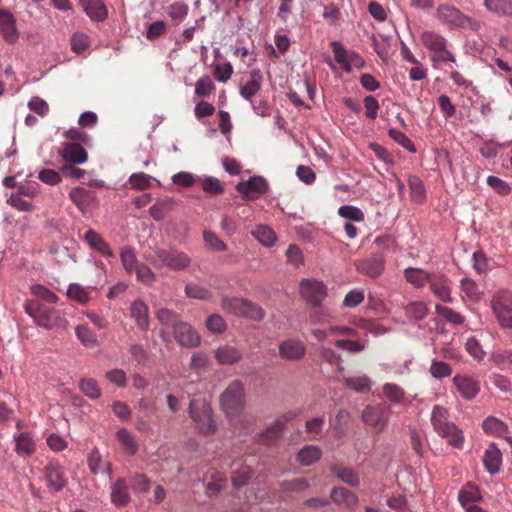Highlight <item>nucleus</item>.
<instances>
[{
	"instance_id": "nucleus-43",
	"label": "nucleus",
	"mask_w": 512,
	"mask_h": 512,
	"mask_svg": "<svg viewBox=\"0 0 512 512\" xmlns=\"http://www.w3.org/2000/svg\"><path fill=\"white\" fill-rule=\"evenodd\" d=\"M321 457V450L314 445L304 446L297 454V460L304 466L316 463Z\"/></svg>"
},
{
	"instance_id": "nucleus-30",
	"label": "nucleus",
	"mask_w": 512,
	"mask_h": 512,
	"mask_svg": "<svg viewBox=\"0 0 512 512\" xmlns=\"http://www.w3.org/2000/svg\"><path fill=\"white\" fill-rule=\"evenodd\" d=\"M15 441V452L19 456H30L34 453L36 444L30 432H21L13 436Z\"/></svg>"
},
{
	"instance_id": "nucleus-36",
	"label": "nucleus",
	"mask_w": 512,
	"mask_h": 512,
	"mask_svg": "<svg viewBox=\"0 0 512 512\" xmlns=\"http://www.w3.org/2000/svg\"><path fill=\"white\" fill-rule=\"evenodd\" d=\"M404 312L409 320L422 321L427 317L429 307L424 301H411L404 306Z\"/></svg>"
},
{
	"instance_id": "nucleus-23",
	"label": "nucleus",
	"mask_w": 512,
	"mask_h": 512,
	"mask_svg": "<svg viewBox=\"0 0 512 512\" xmlns=\"http://www.w3.org/2000/svg\"><path fill=\"white\" fill-rule=\"evenodd\" d=\"M296 413L289 411L282 414L277 418L271 426H269L263 433L264 440L268 443L274 442L278 439L285 427V425L296 417Z\"/></svg>"
},
{
	"instance_id": "nucleus-22",
	"label": "nucleus",
	"mask_w": 512,
	"mask_h": 512,
	"mask_svg": "<svg viewBox=\"0 0 512 512\" xmlns=\"http://www.w3.org/2000/svg\"><path fill=\"white\" fill-rule=\"evenodd\" d=\"M263 75L260 69H253L250 72V78L247 83L240 87L239 93L241 97L252 103V97L256 95L262 86Z\"/></svg>"
},
{
	"instance_id": "nucleus-40",
	"label": "nucleus",
	"mask_w": 512,
	"mask_h": 512,
	"mask_svg": "<svg viewBox=\"0 0 512 512\" xmlns=\"http://www.w3.org/2000/svg\"><path fill=\"white\" fill-rule=\"evenodd\" d=\"M483 5L494 14L512 17V0H484Z\"/></svg>"
},
{
	"instance_id": "nucleus-26",
	"label": "nucleus",
	"mask_w": 512,
	"mask_h": 512,
	"mask_svg": "<svg viewBox=\"0 0 512 512\" xmlns=\"http://www.w3.org/2000/svg\"><path fill=\"white\" fill-rule=\"evenodd\" d=\"M331 499L337 505H342L347 509H354L359 502V499L355 493L343 488L335 487L331 491Z\"/></svg>"
},
{
	"instance_id": "nucleus-25",
	"label": "nucleus",
	"mask_w": 512,
	"mask_h": 512,
	"mask_svg": "<svg viewBox=\"0 0 512 512\" xmlns=\"http://www.w3.org/2000/svg\"><path fill=\"white\" fill-rule=\"evenodd\" d=\"M95 290L96 287L94 286H82L79 283H70L67 288V296L69 299L81 305H85L93 298Z\"/></svg>"
},
{
	"instance_id": "nucleus-24",
	"label": "nucleus",
	"mask_w": 512,
	"mask_h": 512,
	"mask_svg": "<svg viewBox=\"0 0 512 512\" xmlns=\"http://www.w3.org/2000/svg\"><path fill=\"white\" fill-rule=\"evenodd\" d=\"M86 15L96 22L104 21L108 16V10L102 0H79Z\"/></svg>"
},
{
	"instance_id": "nucleus-37",
	"label": "nucleus",
	"mask_w": 512,
	"mask_h": 512,
	"mask_svg": "<svg viewBox=\"0 0 512 512\" xmlns=\"http://www.w3.org/2000/svg\"><path fill=\"white\" fill-rule=\"evenodd\" d=\"M482 428L485 432L504 438L508 436L510 432L508 425L494 416H488L484 419Z\"/></svg>"
},
{
	"instance_id": "nucleus-53",
	"label": "nucleus",
	"mask_w": 512,
	"mask_h": 512,
	"mask_svg": "<svg viewBox=\"0 0 512 512\" xmlns=\"http://www.w3.org/2000/svg\"><path fill=\"white\" fill-rule=\"evenodd\" d=\"M338 215L344 219L354 222H362L365 219L363 211L353 205H342L338 209Z\"/></svg>"
},
{
	"instance_id": "nucleus-56",
	"label": "nucleus",
	"mask_w": 512,
	"mask_h": 512,
	"mask_svg": "<svg viewBox=\"0 0 512 512\" xmlns=\"http://www.w3.org/2000/svg\"><path fill=\"white\" fill-rule=\"evenodd\" d=\"M388 135L390 136L391 139H393L403 148L407 149L410 153H416L415 145L402 131L397 130L395 128H391L388 131Z\"/></svg>"
},
{
	"instance_id": "nucleus-12",
	"label": "nucleus",
	"mask_w": 512,
	"mask_h": 512,
	"mask_svg": "<svg viewBox=\"0 0 512 512\" xmlns=\"http://www.w3.org/2000/svg\"><path fill=\"white\" fill-rule=\"evenodd\" d=\"M452 382L459 395L467 401L473 400L480 392V381L474 375L457 374Z\"/></svg>"
},
{
	"instance_id": "nucleus-21",
	"label": "nucleus",
	"mask_w": 512,
	"mask_h": 512,
	"mask_svg": "<svg viewBox=\"0 0 512 512\" xmlns=\"http://www.w3.org/2000/svg\"><path fill=\"white\" fill-rule=\"evenodd\" d=\"M483 465L486 471L495 475L500 471L502 464V453L495 443H490L483 455Z\"/></svg>"
},
{
	"instance_id": "nucleus-33",
	"label": "nucleus",
	"mask_w": 512,
	"mask_h": 512,
	"mask_svg": "<svg viewBox=\"0 0 512 512\" xmlns=\"http://www.w3.org/2000/svg\"><path fill=\"white\" fill-rule=\"evenodd\" d=\"M88 465L93 474H106L109 478L112 477L111 464L102 458L97 448L91 451Z\"/></svg>"
},
{
	"instance_id": "nucleus-45",
	"label": "nucleus",
	"mask_w": 512,
	"mask_h": 512,
	"mask_svg": "<svg viewBox=\"0 0 512 512\" xmlns=\"http://www.w3.org/2000/svg\"><path fill=\"white\" fill-rule=\"evenodd\" d=\"M481 499L480 490L474 485H467L458 493V500L462 507L479 502Z\"/></svg>"
},
{
	"instance_id": "nucleus-57",
	"label": "nucleus",
	"mask_w": 512,
	"mask_h": 512,
	"mask_svg": "<svg viewBox=\"0 0 512 512\" xmlns=\"http://www.w3.org/2000/svg\"><path fill=\"white\" fill-rule=\"evenodd\" d=\"M280 487L284 492H302L310 487L306 478H296L280 483Z\"/></svg>"
},
{
	"instance_id": "nucleus-4",
	"label": "nucleus",
	"mask_w": 512,
	"mask_h": 512,
	"mask_svg": "<svg viewBox=\"0 0 512 512\" xmlns=\"http://www.w3.org/2000/svg\"><path fill=\"white\" fill-rule=\"evenodd\" d=\"M490 307L501 328L512 329V292L501 290L495 293Z\"/></svg>"
},
{
	"instance_id": "nucleus-11",
	"label": "nucleus",
	"mask_w": 512,
	"mask_h": 512,
	"mask_svg": "<svg viewBox=\"0 0 512 512\" xmlns=\"http://www.w3.org/2000/svg\"><path fill=\"white\" fill-rule=\"evenodd\" d=\"M269 184L261 176H252L236 185V190L247 200H256L267 192Z\"/></svg>"
},
{
	"instance_id": "nucleus-50",
	"label": "nucleus",
	"mask_w": 512,
	"mask_h": 512,
	"mask_svg": "<svg viewBox=\"0 0 512 512\" xmlns=\"http://www.w3.org/2000/svg\"><path fill=\"white\" fill-rule=\"evenodd\" d=\"M120 259L123 265V268L126 272L131 273L134 271L139 265L137 262V257L134 249L131 247H123L120 250Z\"/></svg>"
},
{
	"instance_id": "nucleus-48",
	"label": "nucleus",
	"mask_w": 512,
	"mask_h": 512,
	"mask_svg": "<svg viewBox=\"0 0 512 512\" xmlns=\"http://www.w3.org/2000/svg\"><path fill=\"white\" fill-rule=\"evenodd\" d=\"M429 373L433 378L442 380L451 376L452 367L445 361L433 359L431 361Z\"/></svg>"
},
{
	"instance_id": "nucleus-28",
	"label": "nucleus",
	"mask_w": 512,
	"mask_h": 512,
	"mask_svg": "<svg viewBox=\"0 0 512 512\" xmlns=\"http://www.w3.org/2000/svg\"><path fill=\"white\" fill-rule=\"evenodd\" d=\"M404 278L414 288H423L428 284L432 272L418 267H408L404 270Z\"/></svg>"
},
{
	"instance_id": "nucleus-18",
	"label": "nucleus",
	"mask_w": 512,
	"mask_h": 512,
	"mask_svg": "<svg viewBox=\"0 0 512 512\" xmlns=\"http://www.w3.org/2000/svg\"><path fill=\"white\" fill-rule=\"evenodd\" d=\"M173 335L179 345L183 347H197L200 344V337L192 326L182 321L173 330Z\"/></svg>"
},
{
	"instance_id": "nucleus-34",
	"label": "nucleus",
	"mask_w": 512,
	"mask_h": 512,
	"mask_svg": "<svg viewBox=\"0 0 512 512\" xmlns=\"http://www.w3.org/2000/svg\"><path fill=\"white\" fill-rule=\"evenodd\" d=\"M242 353L236 347L225 345L215 351V359L221 365H233L240 361Z\"/></svg>"
},
{
	"instance_id": "nucleus-61",
	"label": "nucleus",
	"mask_w": 512,
	"mask_h": 512,
	"mask_svg": "<svg viewBox=\"0 0 512 512\" xmlns=\"http://www.w3.org/2000/svg\"><path fill=\"white\" fill-rule=\"evenodd\" d=\"M30 290L33 295L48 303H56L59 300L58 296L44 285L34 284L31 286Z\"/></svg>"
},
{
	"instance_id": "nucleus-64",
	"label": "nucleus",
	"mask_w": 512,
	"mask_h": 512,
	"mask_svg": "<svg viewBox=\"0 0 512 512\" xmlns=\"http://www.w3.org/2000/svg\"><path fill=\"white\" fill-rule=\"evenodd\" d=\"M215 86L212 79L209 76L201 77L195 84V95L198 97H206L213 90Z\"/></svg>"
},
{
	"instance_id": "nucleus-1",
	"label": "nucleus",
	"mask_w": 512,
	"mask_h": 512,
	"mask_svg": "<svg viewBox=\"0 0 512 512\" xmlns=\"http://www.w3.org/2000/svg\"><path fill=\"white\" fill-rule=\"evenodd\" d=\"M24 310L39 327L49 330L65 327V320L60 316L59 312L48 306L35 301H26Z\"/></svg>"
},
{
	"instance_id": "nucleus-60",
	"label": "nucleus",
	"mask_w": 512,
	"mask_h": 512,
	"mask_svg": "<svg viewBox=\"0 0 512 512\" xmlns=\"http://www.w3.org/2000/svg\"><path fill=\"white\" fill-rule=\"evenodd\" d=\"M460 288L470 300H478L480 298V292L474 280L467 277L462 278L460 280Z\"/></svg>"
},
{
	"instance_id": "nucleus-46",
	"label": "nucleus",
	"mask_w": 512,
	"mask_h": 512,
	"mask_svg": "<svg viewBox=\"0 0 512 512\" xmlns=\"http://www.w3.org/2000/svg\"><path fill=\"white\" fill-rule=\"evenodd\" d=\"M435 312L451 324L462 325L465 322V317L463 315L447 306L436 304Z\"/></svg>"
},
{
	"instance_id": "nucleus-7",
	"label": "nucleus",
	"mask_w": 512,
	"mask_h": 512,
	"mask_svg": "<svg viewBox=\"0 0 512 512\" xmlns=\"http://www.w3.org/2000/svg\"><path fill=\"white\" fill-rule=\"evenodd\" d=\"M390 413V405L378 403L367 405L362 411L361 418L366 425L376 431H382L388 424Z\"/></svg>"
},
{
	"instance_id": "nucleus-15",
	"label": "nucleus",
	"mask_w": 512,
	"mask_h": 512,
	"mask_svg": "<svg viewBox=\"0 0 512 512\" xmlns=\"http://www.w3.org/2000/svg\"><path fill=\"white\" fill-rule=\"evenodd\" d=\"M428 285L433 295L441 301L446 303L453 301L450 287L451 281L445 274L432 272Z\"/></svg>"
},
{
	"instance_id": "nucleus-2",
	"label": "nucleus",
	"mask_w": 512,
	"mask_h": 512,
	"mask_svg": "<svg viewBox=\"0 0 512 512\" xmlns=\"http://www.w3.org/2000/svg\"><path fill=\"white\" fill-rule=\"evenodd\" d=\"M436 18L444 25L452 28H470L477 31L479 22L462 13L456 7L449 4H440L436 9Z\"/></svg>"
},
{
	"instance_id": "nucleus-32",
	"label": "nucleus",
	"mask_w": 512,
	"mask_h": 512,
	"mask_svg": "<svg viewBox=\"0 0 512 512\" xmlns=\"http://www.w3.org/2000/svg\"><path fill=\"white\" fill-rule=\"evenodd\" d=\"M438 435L445 438L447 442L457 449H462L464 444V435L461 429H459L453 422H450L446 426L436 431Z\"/></svg>"
},
{
	"instance_id": "nucleus-20",
	"label": "nucleus",
	"mask_w": 512,
	"mask_h": 512,
	"mask_svg": "<svg viewBox=\"0 0 512 512\" xmlns=\"http://www.w3.org/2000/svg\"><path fill=\"white\" fill-rule=\"evenodd\" d=\"M45 478L48 487L56 492L64 489L66 479L64 477V469L57 462H49L45 468Z\"/></svg>"
},
{
	"instance_id": "nucleus-29",
	"label": "nucleus",
	"mask_w": 512,
	"mask_h": 512,
	"mask_svg": "<svg viewBox=\"0 0 512 512\" xmlns=\"http://www.w3.org/2000/svg\"><path fill=\"white\" fill-rule=\"evenodd\" d=\"M130 315L135 320L136 325L141 330H147L149 327V308L142 300H136L131 304Z\"/></svg>"
},
{
	"instance_id": "nucleus-44",
	"label": "nucleus",
	"mask_w": 512,
	"mask_h": 512,
	"mask_svg": "<svg viewBox=\"0 0 512 512\" xmlns=\"http://www.w3.org/2000/svg\"><path fill=\"white\" fill-rule=\"evenodd\" d=\"M252 235L266 247L273 246L277 240L275 232L266 225L256 226V228L252 231Z\"/></svg>"
},
{
	"instance_id": "nucleus-19",
	"label": "nucleus",
	"mask_w": 512,
	"mask_h": 512,
	"mask_svg": "<svg viewBox=\"0 0 512 512\" xmlns=\"http://www.w3.org/2000/svg\"><path fill=\"white\" fill-rule=\"evenodd\" d=\"M61 158L68 164H84L88 159L87 151L79 143H65L59 152Z\"/></svg>"
},
{
	"instance_id": "nucleus-51",
	"label": "nucleus",
	"mask_w": 512,
	"mask_h": 512,
	"mask_svg": "<svg viewBox=\"0 0 512 512\" xmlns=\"http://www.w3.org/2000/svg\"><path fill=\"white\" fill-rule=\"evenodd\" d=\"M449 413L446 408L441 406H434L431 414V422L435 431H438L442 427L450 423L448 420Z\"/></svg>"
},
{
	"instance_id": "nucleus-58",
	"label": "nucleus",
	"mask_w": 512,
	"mask_h": 512,
	"mask_svg": "<svg viewBox=\"0 0 512 512\" xmlns=\"http://www.w3.org/2000/svg\"><path fill=\"white\" fill-rule=\"evenodd\" d=\"M152 177L143 172L133 173L128 179V183L136 190H145L151 186Z\"/></svg>"
},
{
	"instance_id": "nucleus-47",
	"label": "nucleus",
	"mask_w": 512,
	"mask_h": 512,
	"mask_svg": "<svg viewBox=\"0 0 512 512\" xmlns=\"http://www.w3.org/2000/svg\"><path fill=\"white\" fill-rule=\"evenodd\" d=\"M75 334L81 344L87 348L98 346L96 335L86 325H79L75 328Z\"/></svg>"
},
{
	"instance_id": "nucleus-42",
	"label": "nucleus",
	"mask_w": 512,
	"mask_h": 512,
	"mask_svg": "<svg viewBox=\"0 0 512 512\" xmlns=\"http://www.w3.org/2000/svg\"><path fill=\"white\" fill-rule=\"evenodd\" d=\"M156 318L164 328L172 330L182 322L179 315L168 308H160L157 310Z\"/></svg>"
},
{
	"instance_id": "nucleus-13",
	"label": "nucleus",
	"mask_w": 512,
	"mask_h": 512,
	"mask_svg": "<svg viewBox=\"0 0 512 512\" xmlns=\"http://www.w3.org/2000/svg\"><path fill=\"white\" fill-rule=\"evenodd\" d=\"M279 357L286 361H299L307 353L305 343L296 338H288L281 341L278 345Z\"/></svg>"
},
{
	"instance_id": "nucleus-10",
	"label": "nucleus",
	"mask_w": 512,
	"mask_h": 512,
	"mask_svg": "<svg viewBox=\"0 0 512 512\" xmlns=\"http://www.w3.org/2000/svg\"><path fill=\"white\" fill-rule=\"evenodd\" d=\"M300 293L313 306H320L327 296V287L322 281L304 279L300 283Z\"/></svg>"
},
{
	"instance_id": "nucleus-41",
	"label": "nucleus",
	"mask_w": 512,
	"mask_h": 512,
	"mask_svg": "<svg viewBox=\"0 0 512 512\" xmlns=\"http://www.w3.org/2000/svg\"><path fill=\"white\" fill-rule=\"evenodd\" d=\"M420 38L424 46L432 52L441 50L443 46H447V40L433 31H424Z\"/></svg>"
},
{
	"instance_id": "nucleus-9",
	"label": "nucleus",
	"mask_w": 512,
	"mask_h": 512,
	"mask_svg": "<svg viewBox=\"0 0 512 512\" xmlns=\"http://www.w3.org/2000/svg\"><path fill=\"white\" fill-rule=\"evenodd\" d=\"M385 257L382 253L376 252L355 263L356 270L372 279L378 278L385 268Z\"/></svg>"
},
{
	"instance_id": "nucleus-3",
	"label": "nucleus",
	"mask_w": 512,
	"mask_h": 512,
	"mask_svg": "<svg viewBox=\"0 0 512 512\" xmlns=\"http://www.w3.org/2000/svg\"><path fill=\"white\" fill-rule=\"evenodd\" d=\"M220 404L228 417L236 416L244 406V386L240 380L232 381L220 396Z\"/></svg>"
},
{
	"instance_id": "nucleus-63",
	"label": "nucleus",
	"mask_w": 512,
	"mask_h": 512,
	"mask_svg": "<svg viewBox=\"0 0 512 512\" xmlns=\"http://www.w3.org/2000/svg\"><path fill=\"white\" fill-rule=\"evenodd\" d=\"M365 299L364 290L356 288L350 290L344 297L343 307L352 308L357 307Z\"/></svg>"
},
{
	"instance_id": "nucleus-16",
	"label": "nucleus",
	"mask_w": 512,
	"mask_h": 512,
	"mask_svg": "<svg viewBox=\"0 0 512 512\" xmlns=\"http://www.w3.org/2000/svg\"><path fill=\"white\" fill-rule=\"evenodd\" d=\"M382 393L391 406H407L416 398V395L408 396L405 390L395 383L383 384Z\"/></svg>"
},
{
	"instance_id": "nucleus-52",
	"label": "nucleus",
	"mask_w": 512,
	"mask_h": 512,
	"mask_svg": "<svg viewBox=\"0 0 512 512\" xmlns=\"http://www.w3.org/2000/svg\"><path fill=\"white\" fill-rule=\"evenodd\" d=\"M203 240L206 247L215 252H222L227 250V245L212 231H203Z\"/></svg>"
},
{
	"instance_id": "nucleus-8",
	"label": "nucleus",
	"mask_w": 512,
	"mask_h": 512,
	"mask_svg": "<svg viewBox=\"0 0 512 512\" xmlns=\"http://www.w3.org/2000/svg\"><path fill=\"white\" fill-rule=\"evenodd\" d=\"M155 255L161 262V265L172 270H184L191 264V258L174 247L157 249Z\"/></svg>"
},
{
	"instance_id": "nucleus-38",
	"label": "nucleus",
	"mask_w": 512,
	"mask_h": 512,
	"mask_svg": "<svg viewBox=\"0 0 512 512\" xmlns=\"http://www.w3.org/2000/svg\"><path fill=\"white\" fill-rule=\"evenodd\" d=\"M347 387L357 393H367L372 388V380L366 374H357L345 378Z\"/></svg>"
},
{
	"instance_id": "nucleus-54",
	"label": "nucleus",
	"mask_w": 512,
	"mask_h": 512,
	"mask_svg": "<svg viewBox=\"0 0 512 512\" xmlns=\"http://www.w3.org/2000/svg\"><path fill=\"white\" fill-rule=\"evenodd\" d=\"M189 8L186 4L175 2L168 7L169 17L176 23L180 24L188 15Z\"/></svg>"
},
{
	"instance_id": "nucleus-59",
	"label": "nucleus",
	"mask_w": 512,
	"mask_h": 512,
	"mask_svg": "<svg viewBox=\"0 0 512 512\" xmlns=\"http://www.w3.org/2000/svg\"><path fill=\"white\" fill-rule=\"evenodd\" d=\"M185 294L189 298L199 299V300H209L212 296L211 292L207 290L206 288L193 284L188 283L185 286Z\"/></svg>"
},
{
	"instance_id": "nucleus-35",
	"label": "nucleus",
	"mask_w": 512,
	"mask_h": 512,
	"mask_svg": "<svg viewBox=\"0 0 512 512\" xmlns=\"http://www.w3.org/2000/svg\"><path fill=\"white\" fill-rule=\"evenodd\" d=\"M330 469L341 482L352 487L360 485L359 476L353 469L338 464H333Z\"/></svg>"
},
{
	"instance_id": "nucleus-14",
	"label": "nucleus",
	"mask_w": 512,
	"mask_h": 512,
	"mask_svg": "<svg viewBox=\"0 0 512 512\" xmlns=\"http://www.w3.org/2000/svg\"><path fill=\"white\" fill-rule=\"evenodd\" d=\"M71 201L83 213L87 214L98 206V197L95 192L83 187H75L69 193Z\"/></svg>"
},
{
	"instance_id": "nucleus-49",
	"label": "nucleus",
	"mask_w": 512,
	"mask_h": 512,
	"mask_svg": "<svg viewBox=\"0 0 512 512\" xmlns=\"http://www.w3.org/2000/svg\"><path fill=\"white\" fill-rule=\"evenodd\" d=\"M331 314L328 309L314 306L313 309L309 311L308 320L312 325H322L329 323L331 321Z\"/></svg>"
},
{
	"instance_id": "nucleus-6",
	"label": "nucleus",
	"mask_w": 512,
	"mask_h": 512,
	"mask_svg": "<svg viewBox=\"0 0 512 512\" xmlns=\"http://www.w3.org/2000/svg\"><path fill=\"white\" fill-rule=\"evenodd\" d=\"M189 415L195 422L199 432L209 434L215 430L212 409L208 403L191 400L189 404Z\"/></svg>"
},
{
	"instance_id": "nucleus-39",
	"label": "nucleus",
	"mask_w": 512,
	"mask_h": 512,
	"mask_svg": "<svg viewBox=\"0 0 512 512\" xmlns=\"http://www.w3.org/2000/svg\"><path fill=\"white\" fill-rule=\"evenodd\" d=\"M331 47L334 53L335 61L341 65V67L346 72L352 71V65H351V59L353 57L359 58L356 54H352L351 56L348 55L347 50L344 48V46L339 41H333L331 43Z\"/></svg>"
},
{
	"instance_id": "nucleus-27",
	"label": "nucleus",
	"mask_w": 512,
	"mask_h": 512,
	"mask_svg": "<svg viewBox=\"0 0 512 512\" xmlns=\"http://www.w3.org/2000/svg\"><path fill=\"white\" fill-rule=\"evenodd\" d=\"M85 242L94 250L98 251L107 258H115L114 252L109 244L100 236L99 233L90 229L84 234Z\"/></svg>"
},
{
	"instance_id": "nucleus-55",
	"label": "nucleus",
	"mask_w": 512,
	"mask_h": 512,
	"mask_svg": "<svg viewBox=\"0 0 512 512\" xmlns=\"http://www.w3.org/2000/svg\"><path fill=\"white\" fill-rule=\"evenodd\" d=\"M117 438L129 454H135L137 452L138 445L132 434L127 429H119L117 431Z\"/></svg>"
},
{
	"instance_id": "nucleus-62",
	"label": "nucleus",
	"mask_w": 512,
	"mask_h": 512,
	"mask_svg": "<svg viewBox=\"0 0 512 512\" xmlns=\"http://www.w3.org/2000/svg\"><path fill=\"white\" fill-rule=\"evenodd\" d=\"M90 45V38L86 33L76 32L71 37V49L76 53L85 51Z\"/></svg>"
},
{
	"instance_id": "nucleus-17",
	"label": "nucleus",
	"mask_w": 512,
	"mask_h": 512,
	"mask_svg": "<svg viewBox=\"0 0 512 512\" xmlns=\"http://www.w3.org/2000/svg\"><path fill=\"white\" fill-rule=\"evenodd\" d=\"M0 35L9 44H13L19 39L16 19L8 10L0 9Z\"/></svg>"
},
{
	"instance_id": "nucleus-31",
	"label": "nucleus",
	"mask_w": 512,
	"mask_h": 512,
	"mask_svg": "<svg viewBox=\"0 0 512 512\" xmlns=\"http://www.w3.org/2000/svg\"><path fill=\"white\" fill-rule=\"evenodd\" d=\"M110 498L116 506H125L130 502L129 489L124 478L117 479L111 486Z\"/></svg>"
},
{
	"instance_id": "nucleus-5",
	"label": "nucleus",
	"mask_w": 512,
	"mask_h": 512,
	"mask_svg": "<svg viewBox=\"0 0 512 512\" xmlns=\"http://www.w3.org/2000/svg\"><path fill=\"white\" fill-rule=\"evenodd\" d=\"M224 311L236 316L247 317L254 320H262L264 312L261 307L243 298L225 297L222 300Z\"/></svg>"
}]
</instances>
